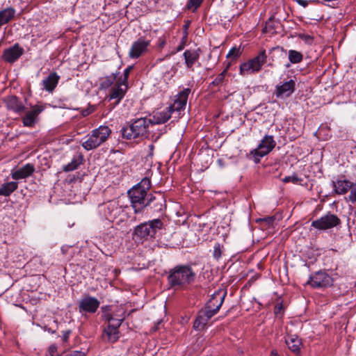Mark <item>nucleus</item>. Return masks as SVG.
Wrapping results in <instances>:
<instances>
[{
    "label": "nucleus",
    "instance_id": "49530a36",
    "mask_svg": "<svg viewBox=\"0 0 356 356\" xmlns=\"http://www.w3.org/2000/svg\"><path fill=\"white\" fill-rule=\"evenodd\" d=\"M147 197H145V208L150 206L151 203L156 200V197L153 196L152 194L147 195Z\"/></svg>",
    "mask_w": 356,
    "mask_h": 356
},
{
    "label": "nucleus",
    "instance_id": "603ef678",
    "mask_svg": "<svg viewBox=\"0 0 356 356\" xmlns=\"http://www.w3.org/2000/svg\"><path fill=\"white\" fill-rule=\"evenodd\" d=\"M271 23V19L270 18L268 22L266 23V26L264 29V31H266L268 26H270V24Z\"/></svg>",
    "mask_w": 356,
    "mask_h": 356
},
{
    "label": "nucleus",
    "instance_id": "1a4fd4ad",
    "mask_svg": "<svg viewBox=\"0 0 356 356\" xmlns=\"http://www.w3.org/2000/svg\"><path fill=\"white\" fill-rule=\"evenodd\" d=\"M99 211L104 218L112 222L120 215L122 208L117 201L112 200L99 205Z\"/></svg>",
    "mask_w": 356,
    "mask_h": 356
},
{
    "label": "nucleus",
    "instance_id": "39448f33",
    "mask_svg": "<svg viewBox=\"0 0 356 356\" xmlns=\"http://www.w3.org/2000/svg\"><path fill=\"white\" fill-rule=\"evenodd\" d=\"M266 51H261L257 56L240 65V74L245 76L259 72L263 65L266 63Z\"/></svg>",
    "mask_w": 356,
    "mask_h": 356
},
{
    "label": "nucleus",
    "instance_id": "79ce46f5",
    "mask_svg": "<svg viewBox=\"0 0 356 356\" xmlns=\"http://www.w3.org/2000/svg\"><path fill=\"white\" fill-rule=\"evenodd\" d=\"M283 305L282 302H277L274 307V313L276 316H278L282 313Z\"/></svg>",
    "mask_w": 356,
    "mask_h": 356
},
{
    "label": "nucleus",
    "instance_id": "bb28decb",
    "mask_svg": "<svg viewBox=\"0 0 356 356\" xmlns=\"http://www.w3.org/2000/svg\"><path fill=\"white\" fill-rule=\"evenodd\" d=\"M103 337L109 342H115L119 339V330L108 325L104 330Z\"/></svg>",
    "mask_w": 356,
    "mask_h": 356
},
{
    "label": "nucleus",
    "instance_id": "5701e85b",
    "mask_svg": "<svg viewBox=\"0 0 356 356\" xmlns=\"http://www.w3.org/2000/svg\"><path fill=\"white\" fill-rule=\"evenodd\" d=\"M332 184L335 193L339 195L346 193L353 186L352 182L346 179H338Z\"/></svg>",
    "mask_w": 356,
    "mask_h": 356
},
{
    "label": "nucleus",
    "instance_id": "c756f323",
    "mask_svg": "<svg viewBox=\"0 0 356 356\" xmlns=\"http://www.w3.org/2000/svg\"><path fill=\"white\" fill-rule=\"evenodd\" d=\"M15 14V10L12 8H6L0 11V27L11 20Z\"/></svg>",
    "mask_w": 356,
    "mask_h": 356
},
{
    "label": "nucleus",
    "instance_id": "20e7f679",
    "mask_svg": "<svg viewBox=\"0 0 356 356\" xmlns=\"http://www.w3.org/2000/svg\"><path fill=\"white\" fill-rule=\"evenodd\" d=\"M149 125L146 118H138L129 125L122 128V135L126 139H143L147 136V129Z\"/></svg>",
    "mask_w": 356,
    "mask_h": 356
},
{
    "label": "nucleus",
    "instance_id": "a211bd4d",
    "mask_svg": "<svg viewBox=\"0 0 356 356\" xmlns=\"http://www.w3.org/2000/svg\"><path fill=\"white\" fill-rule=\"evenodd\" d=\"M3 102L8 110L20 114L25 110L23 102L16 96L10 95L3 98Z\"/></svg>",
    "mask_w": 356,
    "mask_h": 356
},
{
    "label": "nucleus",
    "instance_id": "a18cd8bd",
    "mask_svg": "<svg viewBox=\"0 0 356 356\" xmlns=\"http://www.w3.org/2000/svg\"><path fill=\"white\" fill-rule=\"evenodd\" d=\"M54 325L51 326L50 327H47V325L44 326V330H47L49 332L54 333L56 332V330L58 327L57 321L54 320L53 321Z\"/></svg>",
    "mask_w": 356,
    "mask_h": 356
},
{
    "label": "nucleus",
    "instance_id": "9d476101",
    "mask_svg": "<svg viewBox=\"0 0 356 356\" xmlns=\"http://www.w3.org/2000/svg\"><path fill=\"white\" fill-rule=\"evenodd\" d=\"M275 146V142L272 136H265L258 145L257 148L251 153L254 159L259 161L260 158L268 154Z\"/></svg>",
    "mask_w": 356,
    "mask_h": 356
},
{
    "label": "nucleus",
    "instance_id": "37998d69",
    "mask_svg": "<svg viewBox=\"0 0 356 356\" xmlns=\"http://www.w3.org/2000/svg\"><path fill=\"white\" fill-rule=\"evenodd\" d=\"M349 200L352 202H356V186H354V187L352 186V188H350V195H349Z\"/></svg>",
    "mask_w": 356,
    "mask_h": 356
},
{
    "label": "nucleus",
    "instance_id": "e433bc0d",
    "mask_svg": "<svg viewBox=\"0 0 356 356\" xmlns=\"http://www.w3.org/2000/svg\"><path fill=\"white\" fill-rule=\"evenodd\" d=\"M133 67L132 66H129L128 67H127L124 70V73H123V75L121 76L120 77L118 78L117 80L121 81V82H123L124 83H127L128 84V78H129V75L130 74V72L131 70H132Z\"/></svg>",
    "mask_w": 356,
    "mask_h": 356
},
{
    "label": "nucleus",
    "instance_id": "a878e982",
    "mask_svg": "<svg viewBox=\"0 0 356 356\" xmlns=\"http://www.w3.org/2000/svg\"><path fill=\"white\" fill-rule=\"evenodd\" d=\"M218 306L216 307H211V303H212V301L211 302H207V305L204 308V309L200 311V312L202 314H203V315L205 316V317H207V318L209 321V319L213 316L220 309V307L222 306V298H220L218 297Z\"/></svg>",
    "mask_w": 356,
    "mask_h": 356
},
{
    "label": "nucleus",
    "instance_id": "58836bf2",
    "mask_svg": "<svg viewBox=\"0 0 356 356\" xmlns=\"http://www.w3.org/2000/svg\"><path fill=\"white\" fill-rule=\"evenodd\" d=\"M301 181H302V179L298 177L296 175H292L291 176H287L283 179V181L284 183L292 182L293 184H298V182H300Z\"/></svg>",
    "mask_w": 356,
    "mask_h": 356
},
{
    "label": "nucleus",
    "instance_id": "c03bdc74",
    "mask_svg": "<svg viewBox=\"0 0 356 356\" xmlns=\"http://www.w3.org/2000/svg\"><path fill=\"white\" fill-rule=\"evenodd\" d=\"M47 356H57V348L54 345H51L48 348Z\"/></svg>",
    "mask_w": 356,
    "mask_h": 356
},
{
    "label": "nucleus",
    "instance_id": "13d9d810",
    "mask_svg": "<svg viewBox=\"0 0 356 356\" xmlns=\"http://www.w3.org/2000/svg\"><path fill=\"white\" fill-rule=\"evenodd\" d=\"M354 215L356 216V209L354 211Z\"/></svg>",
    "mask_w": 356,
    "mask_h": 356
},
{
    "label": "nucleus",
    "instance_id": "8fccbe9b",
    "mask_svg": "<svg viewBox=\"0 0 356 356\" xmlns=\"http://www.w3.org/2000/svg\"><path fill=\"white\" fill-rule=\"evenodd\" d=\"M296 1L301 6L305 8L309 5L307 0H296Z\"/></svg>",
    "mask_w": 356,
    "mask_h": 356
},
{
    "label": "nucleus",
    "instance_id": "72a5a7b5",
    "mask_svg": "<svg viewBox=\"0 0 356 356\" xmlns=\"http://www.w3.org/2000/svg\"><path fill=\"white\" fill-rule=\"evenodd\" d=\"M226 294L227 293L224 291H222V290H219L216 292H215L211 298H210V300L208 301V302H211L212 301V303H211V307H216L218 306V297H220V298H222V304L223 303V301L225 300V298L226 296Z\"/></svg>",
    "mask_w": 356,
    "mask_h": 356
},
{
    "label": "nucleus",
    "instance_id": "393cba45",
    "mask_svg": "<svg viewBox=\"0 0 356 356\" xmlns=\"http://www.w3.org/2000/svg\"><path fill=\"white\" fill-rule=\"evenodd\" d=\"M285 342L289 349L296 354H298L302 345L301 339L296 335H288L285 338Z\"/></svg>",
    "mask_w": 356,
    "mask_h": 356
},
{
    "label": "nucleus",
    "instance_id": "a19ab883",
    "mask_svg": "<svg viewBox=\"0 0 356 356\" xmlns=\"http://www.w3.org/2000/svg\"><path fill=\"white\" fill-rule=\"evenodd\" d=\"M226 72H227V70H225L219 74L217 76V77L212 81L211 84L213 85V86H218L221 83H222V81H223V80L225 79V76Z\"/></svg>",
    "mask_w": 356,
    "mask_h": 356
},
{
    "label": "nucleus",
    "instance_id": "bf43d9fd",
    "mask_svg": "<svg viewBox=\"0 0 356 356\" xmlns=\"http://www.w3.org/2000/svg\"><path fill=\"white\" fill-rule=\"evenodd\" d=\"M312 1H319V0H311Z\"/></svg>",
    "mask_w": 356,
    "mask_h": 356
},
{
    "label": "nucleus",
    "instance_id": "de8ad7c7",
    "mask_svg": "<svg viewBox=\"0 0 356 356\" xmlns=\"http://www.w3.org/2000/svg\"><path fill=\"white\" fill-rule=\"evenodd\" d=\"M66 356H86V353L82 351H72Z\"/></svg>",
    "mask_w": 356,
    "mask_h": 356
},
{
    "label": "nucleus",
    "instance_id": "473e14b6",
    "mask_svg": "<svg viewBox=\"0 0 356 356\" xmlns=\"http://www.w3.org/2000/svg\"><path fill=\"white\" fill-rule=\"evenodd\" d=\"M288 57L290 63L293 64L299 63L303 59V56L300 51L292 49L289 51Z\"/></svg>",
    "mask_w": 356,
    "mask_h": 356
},
{
    "label": "nucleus",
    "instance_id": "c85d7f7f",
    "mask_svg": "<svg viewBox=\"0 0 356 356\" xmlns=\"http://www.w3.org/2000/svg\"><path fill=\"white\" fill-rule=\"evenodd\" d=\"M83 156L81 154H76L72 159L71 162L63 166V170L70 172L76 170L83 161Z\"/></svg>",
    "mask_w": 356,
    "mask_h": 356
},
{
    "label": "nucleus",
    "instance_id": "f3484780",
    "mask_svg": "<svg viewBox=\"0 0 356 356\" xmlns=\"http://www.w3.org/2000/svg\"><path fill=\"white\" fill-rule=\"evenodd\" d=\"M149 45V41L140 38L135 41L130 49L129 56L131 58H138L144 54Z\"/></svg>",
    "mask_w": 356,
    "mask_h": 356
},
{
    "label": "nucleus",
    "instance_id": "f03ea898",
    "mask_svg": "<svg viewBox=\"0 0 356 356\" xmlns=\"http://www.w3.org/2000/svg\"><path fill=\"white\" fill-rule=\"evenodd\" d=\"M150 187L151 181L149 179L145 177L129 191L128 194L131 200V207L136 213L142 212L145 208V197Z\"/></svg>",
    "mask_w": 356,
    "mask_h": 356
},
{
    "label": "nucleus",
    "instance_id": "2eb2a0df",
    "mask_svg": "<svg viewBox=\"0 0 356 356\" xmlns=\"http://www.w3.org/2000/svg\"><path fill=\"white\" fill-rule=\"evenodd\" d=\"M127 89L128 84L124 83L123 82L117 80L110 89L108 95L109 99H115V104H119V102L125 95Z\"/></svg>",
    "mask_w": 356,
    "mask_h": 356
},
{
    "label": "nucleus",
    "instance_id": "dca6fc26",
    "mask_svg": "<svg viewBox=\"0 0 356 356\" xmlns=\"http://www.w3.org/2000/svg\"><path fill=\"white\" fill-rule=\"evenodd\" d=\"M190 92L189 88H184L175 97L173 104L168 106L172 112H180L185 109Z\"/></svg>",
    "mask_w": 356,
    "mask_h": 356
},
{
    "label": "nucleus",
    "instance_id": "7c9ffc66",
    "mask_svg": "<svg viewBox=\"0 0 356 356\" xmlns=\"http://www.w3.org/2000/svg\"><path fill=\"white\" fill-rule=\"evenodd\" d=\"M117 75L115 73H112L109 76L103 77L100 82V88L102 89H107L111 88L115 82L117 81Z\"/></svg>",
    "mask_w": 356,
    "mask_h": 356
},
{
    "label": "nucleus",
    "instance_id": "2f4dec72",
    "mask_svg": "<svg viewBox=\"0 0 356 356\" xmlns=\"http://www.w3.org/2000/svg\"><path fill=\"white\" fill-rule=\"evenodd\" d=\"M209 320L200 312L193 323V328L196 330H202L207 325Z\"/></svg>",
    "mask_w": 356,
    "mask_h": 356
},
{
    "label": "nucleus",
    "instance_id": "4be33fe9",
    "mask_svg": "<svg viewBox=\"0 0 356 356\" xmlns=\"http://www.w3.org/2000/svg\"><path fill=\"white\" fill-rule=\"evenodd\" d=\"M201 50L197 49H187L184 54L185 65L188 69H191L194 64L198 61L200 56Z\"/></svg>",
    "mask_w": 356,
    "mask_h": 356
},
{
    "label": "nucleus",
    "instance_id": "6e6552de",
    "mask_svg": "<svg viewBox=\"0 0 356 356\" xmlns=\"http://www.w3.org/2000/svg\"><path fill=\"white\" fill-rule=\"evenodd\" d=\"M341 223L339 217L330 212L320 218L312 221V226L319 230H327L337 227Z\"/></svg>",
    "mask_w": 356,
    "mask_h": 356
},
{
    "label": "nucleus",
    "instance_id": "423d86ee",
    "mask_svg": "<svg viewBox=\"0 0 356 356\" xmlns=\"http://www.w3.org/2000/svg\"><path fill=\"white\" fill-rule=\"evenodd\" d=\"M163 227V222L159 219H154L141 223L134 229V235L139 238L148 236L153 237Z\"/></svg>",
    "mask_w": 356,
    "mask_h": 356
},
{
    "label": "nucleus",
    "instance_id": "f8f14e48",
    "mask_svg": "<svg viewBox=\"0 0 356 356\" xmlns=\"http://www.w3.org/2000/svg\"><path fill=\"white\" fill-rule=\"evenodd\" d=\"M100 302L95 297L86 296L79 300V309L81 314H94L97 312Z\"/></svg>",
    "mask_w": 356,
    "mask_h": 356
},
{
    "label": "nucleus",
    "instance_id": "09e8293b",
    "mask_svg": "<svg viewBox=\"0 0 356 356\" xmlns=\"http://www.w3.org/2000/svg\"><path fill=\"white\" fill-rule=\"evenodd\" d=\"M300 38L302 40H304L305 41L307 42H312V40H313V38L312 37H311L310 35H300Z\"/></svg>",
    "mask_w": 356,
    "mask_h": 356
},
{
    "label": "nucleus",
    "instance_id": "6e6d98bb",
    "mask_svg": "<svg viewBox=\"0 0 356 356\" xmlns=\"http://www.w3.org/2000/svg\"><path fill=\"white\" fill-rule=\"evenodd\" d=\"M182 49H183V47H182L181 45H180V46L177 48V51H181Z\"/></svg>",
    "mask_w": 356,
    "mask_h": 356
},
{
    "label": "nucleus",
    "instance_id": "4468645a",
    "mask_svg": "<svg viewBox=\"0 0 356 356\" xmlns=\"http://www.w3.org/2000/svg\"><path fill=\"white\" fill-rule=\"evenodd\" d=\"M295 87V81L290 79L276 86L274 94L277 98H287L293 93Z\"/></svg>",
    "mask_w": 356,
    "mask_h": 356
},
{
    "label": "nucleus",
    "instance_id": "f257e3e1",
    "mask_svg": "<svg viewBox=\"0 0 356 356\" xmlns=\"http://www.w3.org/2000/svg\"><path fill=\"white\" fill-rule=\"evenodd\" d=\"M196 274L188 265H179L174 267L169 273L168 281L175 289H184L194 282Z\"/></svg>",
    "mask_w": 356,
    "mask_h": 356
},
{
    "label": "nucleus",
    "instance_id": "b1692460",
    "mask_svg": "<svg viewBox=\"0 0 356 356\" xmlns=\"http://www.w3.org/2000/svg\"><path fill=\"white\" fill-rule=\"evenodd\" d=\"M60 76L56 72H51L49 76L42 81L44 89L51 92L56 87Z\"/></svg>",
    "mask_w": 356,
    "mask_h": 356
},
{
    "label": "nucleus",
    "instance_id": "4d7b16f0",
    "mask_svg": "<svg viewBox=\"0 0 356 356\" xmlns=\"http://www.w3.org/2000/svg\"><path fill=\"white\" fill-rule=\"evenodd\" d=\"M286 67H290V64H286Z\"/></svg>",
    "mask_w": 356,
    "mask_h": 356
},
{
    "label": "nucleus",
    "instance_id": "6ab92c4d",
    "mask_svg": "<svg viewBox=\"0 0 356 356\" xmlns=\"http://www.w3.org/2000/svg\"><path fill=\"white\" fill-rule=\"evenodd\" d=\"M23 54V49L18 44L6 49L3 52V59L8 63H13Z\"/></svg>",
    "mask_w": 356,
    "mask_h": 356
},
{
    "label": "nucleus",
    "instance_id": "3c124183",
    "mask_svg": "<svg viewBox=\"0 0 356 356\" xmlns=\"http://www.w3.org/2000/svg\"><path fill=\"white\" fill-rule=\"evenodd\" d=\"M165 45V40L163 38H159L158 40V47L163 48Z\"/></svg>",
    "mask_w": 356,
    "mask_h": 356
},
{
    "label": "nucleus",
    "instance_id": "9b49d317",
    "mask_svg": "<svg viewBox=\"0 0 356 356\" xmlns=\"http://www.w3.org/2000/svg\"><path fill=\"white\" fill-rule=\"evenodd\" d=\"M331 277L325 271L319 270L309 276L307 284L313 288L327 287L332 284Z\"/></svg>",
    "mask_w": 356,
    "mask_h": 356
},
{
    "label": "nucleus",
    "instance_id": "7ed1b4c3",
    "mask_svg": "<svg viewBox=\"0 0 356 356\" xmlns=\"http://www.w3.org/2000/svg\"><path fill=\"white\" fill-rule=\"evenodd\" d=\"M111 134V130L107 126H100L92 130L86 136V140L82 142V147L87 151L96 149L106 141Z\"/></svg>",
    "mask_w": 356,
    "mask_h": 356
},
{
    "label": "nucleus",
    "instance_id": "c9c22d12",
    "mask_svg": "<svg viewBox=\"0 0 356 356\" xmlns=\"http://www.w3.org/2000/svg\"><path fill=\"white\" fill-rule=\"evenodd\" d=\"M240 48L238 47H232L228 54H227V58H231L232 60L236 59L241 55Z\"/></svg>",
    "mask_w": 356,
    "mask_h": 356
},
{
    "label": "nucleus",
    "instance_id": "864d4df0",
    "mask_svg": "<svg viewBox=\"0 0 356 356\" xmlns=\"http://www.w3.org/2000/svg\"><path fill=\"white\" fill-rule=\"evenodd\" d=\"M149 150H150V153H149V154H150V155H152V154H153V150H154V145H152H152H149Z\"/></svg>",
    "mask_w": 356,
    "mask_h": 356
},
{
    "label": "nucleus",
    "instance_id": "ddd939ff",
    "mask_svg": "<svg viewBox=\"0 0 356 356\" xmlns=\"http://www.w3.org/2000/svg\"><path fill=\"white\" fill-rule=\"evenodd\" d=\"M44 110L42 105H34L31 111L26 113L22 118L23 125L26 127H33L38 121V115Z\"/></svg>",
    "mask_w": 356,
    "mask_h": 356
},
{
    "label": "nucleus",
    "instance_id": "5fc2aeb1",
    "mask_svg": "<svg viewBox=\"0 0 356 356\" xmlns=\"http://www.w3.org/2000/svg\"><path fill=\"white\" fill-rule=\"evenodd\" d=\"M270 356H279V355L277 354V353L276 351L272 350L271 353H270Z\"/></svg>",
    "mask_w": 356,
    "mask_h": 356
},
{
    "label": "nucleus",
    "instance_id": "0eeeda50",
    "mask_svg": "<svg viewBox=\"0 0 356 356\" xmlns=\"http://www.w3.org/2000/svg\"><path fill=\"white\" fill-rule=\"evenodd\" d=\"M102 309L103 312L102 317L108 322V325L118 329L125 319V311L123 308H118L117 312L113 314H111V306L102 307Z\"/></svg>",
    "mask_w": 356,
    "mask_h": 356
},
{
    "label": "nucleus",
    "instance_id": "aec40b11",
    "mask_svg": "<svg viewBox=\"0 0 356 356\" xmlns=\"http://www.w3.org/2000/svg\"><path fill=\"white\" fill-rule=\"evenodd\" d=\"M35 171V167L31 163H27L22 168L13 170L11 172V177L13 179H25L31 176Z\"/></svg>",
    "mask_w": 356,
    "mask_h": 356
},
{
    "label": "nucleus",
    "instance_id": "4c0bfd02",
    "mask_svg": "<svg viewBox=\"0 0 356 356\" xmlns=\"http://www.w3.org/2000/svg\"><path fill=\"white\" fill-rule=\"evenodd\" d=\"M275 217L274 216H269L264 218L259 219V222H261V225L268 228L273 225L274 221H275Z\"/></svg>",
    "mask_w": 356,
    "mask_h": 356
},
{
    "label": "nucleus",
    "instance_id": "412c9836",
    "mask_svg": "<svg viewBox=\"0 0 356 356\" xmlns=\"http://www.w3.org/2000/svg\"><path fill=\"white\" fill-rule=\"evenodd\" d=\"M172 113L169 107H167L163 111L156 112L150 119H148V122L153 124L165 123L170 118Z\"/></svg>",
    "mask_w": 356,
    "mask_h": 356
},
{
    "label": "nucleus",
    "instance_id": "ea45409f",
    "mask_svg": "<svg viewBox=\"0 0 356 356\" xmlns=\"http://www.w3.org/2000/svg\"><path fill=\"white\" fill-rule=\"evenodd\" d=\"M202 0H188L187 7L190 10H196L202 3Z\"/></svg>",
    "mask_w": 356,
    "mask_h": 356
},
{
    "label": "nucleus",
    "instance_id": "f704fd0d",
    "mask_svg": "<svg viewBox=\"0 0 356 356\" xmlns=\"http://www.w3.org/2000/svg\"><path fill=\"white\" fill-rule=\"evenodd\" d=\"M224 247L219 243H216L213 246V257L215 259L218 260L223 252Z\"/></svg>",
    "mask_w": 356,
    "mask_h": 356
},
{
    "label": "nucleus",
    "instance_id": "cd10ccee",
    "mask_svg": "<svg viewBox=\"0 0 356 356\" xmlns=\"http://www.w3.org/2000/svg\"><path fill=\"white\" fill-rule=\"evenodd\" d=\"M18 187V183L16 181H10L1 184L0 186V195L9 196Z\"/></svg>",
    "mask_w": 356,
    "mask_h": 356
}]
</instances>
